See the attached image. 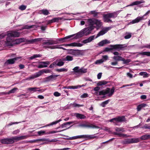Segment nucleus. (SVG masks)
I'll return each mask as SVG.
<instances>
[{
    "instance_id": "1",
    "label": "nucleus",
    "mask_w": 150,
    "mask_h": 150,
    "mask_svg": "<svg viewBox=\"0 0 150 150\" xmlns=\"http://www.w3.org/2000/svg\"><path fill=\"white\" fill-rule=\"evenodd\" d=\"M20 32L16 31H11L8 32L6 39V45L8 46H13V40L12 38L18 37L20 36Z\"/></svg>"
},
{
    "instance_id": "2",
    "label": "nucleus",
    "mask_w": 150,
    "mask_h": 150,
    "mask_svg": "<svg viewBox=\"0 0 150 150\" xmlns=\"http://www.w3.org/2000/svg\"><path fill=\"white\" fill-rule=\"evenodd\" d=\"M117 16V14L116 12L104 14L103 15V20L105 23H112V21L110 18H115Z\"/></svg>"
},
{
    "instance_id": "3",
    "label": "nucleus",
    "mask_w": 150,
    "mask_h": 150,
    "mask_svg": "<svg viewBox=\"0 0 150 150\" xmlns=\"http://www.w3.org/2000/svg\"><path fill=\"white\" fill-rule=\"evenodd\" d=\"M84 35H85L84 33L82 30L76 34L68 36L64 38H59L58 40L59 41H62V42H63L66 41V40L70 38L73 36H74V39H76L78 38H81Z\"/></svg>"
},
{
    "instance_id": "4",
    "label": "nucleus",
    "mask_w": 150,
    "mask_h": 150,
    "mask_svg": "<svg viewBox=\"0 0 150 150\" xmlns=\"http://www.w3.org/2000/svg\"><path fill=\"white\" fill-rule=\"evenodd\" d=\"M127 44H116L115 45H110L109 47L110 48L106 47L105 49V51L108 52L113 50H116L118 51L123 50L125 47L127 46Z\"/></svg>"
},
{
    "instance_id": "5",
    "label": "nucleus",
    "mask_w": 150,
    "mask_h": 150,
    "mask_svg": "<svg viewBox=\"0 0 150 150\" xmlns=\"http://www.w3.org/2000/svg\"><path fill=\"white\" fill-rule=\"evenodd\" d=\"M44 73H52V72L49 69H44L36 73L35 74H33L30 77L28 78L26 80H30L31 79H33L35 78L38 77L40 76Z\"/></svg>"
},
{
    "instance_id": "6",
    "label": "nucleus",
    "mask_w": 150,
    "mask_h": 150,
    "mask_svg": "<svg viewBox=\"0 0 150 150\" xmlns=\"http://www.w3.org/2000/svg\"><path fill=\"white\" fill-rule=\"evenodd\" d=\"M115 90V88L113 87L111 89L109 88H107L105 91L102 90L99 92V95H104L106 94H108V96L109 97H111L113 94Z\"/></svg>"
},
{
    "instance_id": "7",
    "label": "nucleus",
    "mask_w": 150,
    "mask_h": 150,
    "mask_svg": "<svg viewBox=\"0 0 150 150\" xmlns=\"http://www.w3.org/2000/svg\"><path fill=\"white\" fill-rule=\"evenodd\" d=\"M74 71V73L76 75L80 76L83 73H85L87 72V69L82 67L80 69L79 67L77 66L75 67L73 69Z\"/></svg>"
},
{
    "instance_id": "8",
    "label": "nucleus",
    "mask_w": 150,
    "mask_h": 150,
    "mask_svg": "<svg viewBox=\"0 0 150 150\" xmlns=\"http://www.w3.org/2000/svg\"><path fill=\"white\" fill-rule=\"evenodd\" d=\"M125 117L124 116H118L111 119L109 121V122H113L115 125H118V122H122L125 121Z\"/></svg>"
},
{
    "instance_id": "9",
    "label": "nucleus",
    "mask_w": 150,
    "mask_h": 150,
    "mask_svg": "<svg viewBox=\"0 0 150 150\" xmlns=\"http://www.w3.org/2000/svg\"><path fill=\"white\" fill-rule=\"evenodd\" d=\"M111 28V27L103 28L97 35L95 38H97L99 36L104 35Z\"/></svg>"
},
{
    "instance_id": "10",
    "label": "nucleus",
    "mask_w": 150,
    "mask_h": 150,
    "mask_svg": "<svg viewBox=\"0 0 150 150\" xmlns=\"http://www.w3.org/2000/svg\"><path fill=\"white\" fill-rule=\"evenodd\" d=\"M70 54L76 57H78L82 55L81 51L79 50L70 49L69 50Z\"/></svg>"
},
{
    "instance_id": "11",
    "label": "nucleus",
    "mask_w": 150,
    "mask_h": 150,
    "mask_svg": "<svg viewBox=\"0 0 150 150\" xmlns=\"http://www.w3.org/2000/svg\"><path fill=\"white\" fill-rule=\"evenodd\" d=\"M95 18H94L88 19L86 22V26H92L93 28V29H94L95 27V26L94 25L95 24Z\"/></svg>"
},
{
    "instance_id": "12",
    "label": "nucleus",
    "mask_w": 150,
    "mask_h": 150,
    "mask_svg": "<svg viewBox=\"0 0 150 150\" xmlns=\"http://www.w3.org/2000/svg\"><path fill=\"white\" fill-rule=\"evenodd\" d=\"M93 27H88L82 29L84 34L85 36H87L91 33L92 31L93 30Z\"/></svg>"
},
{
    "instance_id": "13",
    "label": "nucleus",
    "mask_w": 150,
    "mask_h": 150,
    "mask_svg": "<svg viewBox=\"0 0 150 150\" xmlns=\"http://www.w3.org/2000/svg\"><path fill=\"white\" fill-rule=\"evenodd\" d=\"M21 58V57H18L8 59L5 62V64L6 65L13 64L15 63L16 61Z\"/></svg>"
},
{
    "instance_id": "14",
    "label": "nucleus",
    "mask_w": 150,
    "mask_h": 150,
    "mask_svg": "<svg viewBox=\"0 0 150 150\" xmlns=\"http://www.w3.org/2000/svg\"><path fill=\"white\" fill-rule=\"evenodd\" d=\"M58 43V41L56 40H54L53 39H50L45 41L43 43V45H52L54 44Z\"/></svg>"
},
{
    "instance_id": "15",
    "label": "nucleus",
    "mask_w": 150,
    "mask_h": 150,
    "mask_svg": "<svg viewBox=\"0 0 150 150\" xmlns=\"http://www.w3.org/2000/svg\"><path fill=\"white\" fill-rule=\"evenodd\" d=\"M1 142L2 143L7 144H12L14 142L12 137L2 139L1 140Z\"/></svg>"
},
{
    "instance_id": "16",
    "label": "nucleus",
    "mask_w": 150,
    "mask_h": 150,
    "mask_svg": "<svg viewBox=\"0 0 150 150\" xmlns=\"http://www.w3.org/2000/svg\"><path fill=\"white\" fill-rule=\"evenodd\" d=\"M43 39V38H40L30 40H26V42L28 43H33L40 42Z\"/></svg>"
},
{
    "instance_id": "17",
    "label": "nucleus",
    "mask_w": 150,
    "mask_h": 150,
    "mask_svg": "<svg viewBox=\"0 0 150 150\" xmlns=\"http://www.w3.org/2000/svg\"><path fill=\"white\" fill-rule=\"evenodd\" d=\"M64 60L63 58L61 59H57L55 61V63H56V65L61 67L64 65Z\"/></svg>"
},
{
    "instance_id": "18",
    "label": "nucleus",
    "mask_w": 150,
    "mask_h": 150,
    "mask_svg": "<svg viewBox=\"0 0 150 150\" xmlns=\"http://www.w3.org/2000/svg\"><path fill=\"white\" fill-rule=\"evenodd\" d=\"M40 62V64H39L38 67L39 68L46 67H47V65H49L50 63L49 61L41 62Z\"/></svg>"
},
{
    "instance_id": "19",
    "label": "nucleus",
    "mask_w": 150,
    "mask_h": 150,
    "mask_svg": "<svg viewBox=\"0 0 150 150\" xmlns=\"http://www.w3.org/2000/svg\"><path fill=\"white\" fill-rule=\"evenodd\" d=\"M95 35H92L89 37L88 38L83 40L82 42L83 44H86L90 42L93 41L94 39Z\"/></svg>"
},
{
    "instance_id": "20",
    "label": "nucleus",
    "mask_w": 150,
    "mask_h": 150,
    "mask_svg": "<svg viewBox=\"0 0 150 150\" xmlns=\"http://www.w3.org/2000/svg\"><path fill=\"white\" fill-rule=\"evenodd\" d=\"M95 21L94 24L96 25V29L98 30L102 26V23L100 21L96 19H95Z\"/></svg>"
},
{
    "instance_id": "21",
    "label": "nucleus",
    "mask_w": 150,
    "mask_h": 150,
    "mask_svg": "<svg viewBox=\"0 0 150 150\" xmlns=\"http://www.w3.org/2000/svg\"><path fill=\"white\" fill-rule=\"evenodd\" d=\"M74 115L78 119H84L86 118V117L82 114L76 113Z\"/></svg>"
},
{
    "instance_id": "22",
    "label": "nucleus",
    "mask_w": 150,
    "mask_h": 150,
    "mask_svg": "<svg viewBox=\"0 0 150 150\" xmlns=\"http://www.w3.org/2000/svg\"><path fill=\"white\" fill-rule=\"evenodd\" d=\"M27 90L32 92H35L36 91H42V90L40 89H39V88H37L36 87L29 88L27 89Z\"/></svg>"
},
{
    "instance_id": "23",
    "label": "nucleus",
    "mask_w": 150,
    "mask_h": 150,
    "mask_svg": "<svg viewBox=\"0 0 150 150\" xmlns=\"http://www.w3.org/2000/svg\"><path fill=\"white\" fill-rule=\"evenodd\" d=\"M36 28V25H26L24 26L23 28H22L21 29L18 30H21L23 29H28L30 28Z\"/></svg>"
},
{
    "instance_id": "24",
    "label": "nucleus",
    "mask_w": 150,
    "mask_h": 150,
    "mask_svg": "<svg viewBox=\"0 0 150 150\" xmlns=\"http://www.w3.org/2000/svg\"><path fill=\"white\" fill-rule=\"evenodd\" d=\"M145 2V1L144 0H142L140 1H136L132 2L130 4L126 6V7L132 6L135 5H138L140 4L144 3Z\"/></svg>"
},
{
    "instance_id": "25",
    "label": "nucleus",
    "mask_w": 150,
    "mask_h": 150,
    "mask_svg": "<svg viewBox=\"0 0 150 150\" xmlns=\"http://www.w3.org/2000/svg\"><path fill=\"white\" fill-rule=\"evenodd\" d=\"M110 42V41L106 39L100 41L98 43V45L100 46H103L104 45L106 44H109Z\"/></svg>"
},
{
    "instance_id": "26",
    "label": "nucleus",
    "mask_w": 150,
    "mask_h": 150,
    "mask_svg": "<svg viewBox=\"0 0 150 150\" xmlns=\"http://www.w3.org/2000/svg\"><path fill=\"white\" fill-rule=\"evenodd\" d=\"M76 139H79L81 138H91L92 137V136L91 135H78L76 136Z\"/></svg>"
},
{
    "instance_id": "27",
    "label": "nucleus",
    "mask_w": 150,
    "mask_h": 150,
    "mask_svg": "<svg viewBox=\"0 0 150 150\" xmlns=\"http://www.w3.org/2000/svg\"><path fill=\"white\" fill-rule=\"evenodd\" d=\"M39 13L46 16L50 14V12L48 10L46 9H43L40 10Z\"/></svg>"
},
{
    "instance_id": "28",
    "label": "nucleus",
    "mask_w": 150,
    "mask_h": 150,
    "mask_svg": "<svg viewBox=\"0 0 150 150\" xmlns=\"http://www.w3.org/2000/svg\"><path fill=\"white\" fill-rule=\"evenodd\" d=\"M130 144L138 143L140 141L139 138H130Z\"/></svg>"
},
{
    "instance_id": "29",
    "label": "nucleus",
    "mask_w": 150,
    "mask_h": 150,
    "mask_svg": "<svg viewBox=\"0 0 150 150\" xmlns=\"http://www.w3.org/2000/svg\"><path fill=\"white\" fill-rule=\"evenodd\" d=\"M74 123V121H71L65 122L61 125L60 127L62 128H66L70 124Z\"/></svg>"
},
{
    "instance_id": "30",
    "label": "nucleus",
    "mask_w": 150,
    "mask_h": 150,
    "mask_svg": "<svg viewBox=\"0 0 150 150\" xmlns=\"http://www.w3.org/2000/svg\"><path fill=\"white\" fill-rule=\"evenodd\" d=\"M83 45V44L78 42H74L72 43V46L81 47Z\"/></svg>"
},
{
    "instance_id": "31",
    "label": "nucleus",
    "mask_w": 150,
    "mask_h": 150,
    "mask_svg": "<svg viewBox=\"0 0 150 150\" xmlns=\"http://www.w3.org/2000/svg\"><path fill=\"white\" fill-rule=\"evenodd\" d=\"M112 58L115 61H122L123 57H122L121 56H114Z\"/></svg>"
},
{
    "instance_id": "32",
    "label": "nucleus",
    "mask_w": 150,
    "mask_h": 150,
    "mask_svg": "<svg viewBox=\"0 0 150 150\" xmlns=\"http://www.w3.org/2000/svg\"><path fill=\"white\" fill-rule=\"evenodd\" d=\"M146 106V104L144 103H142L139 105L137 107V109L138 111H140L142 108L145 107Z\"/></svg>"
},
{
    "instance_id": "33",
    "label": "nucleus",
    "mask_w": 150,
    "mask_h": 150,
    "mask_svg": "<svg viewBox=\"0 0 150 150\" xmlns=\"http://www.w3.org/2000/svg\"><path fill=\"white\" fill-rule=\"evenodd\" d=\"M64 61H71L73 60V57L69 55H67L65 57L63 58Z\"/></svg>"
},
{
    "instance_id": "34",
    "label": "nucleus",
    "mask_w": 150,
    "mask_h": 150,
    "mask_svg": "<svg viewBox=\"0 0 150 150\" xmlns=\"http://www.w3.org/2000/svg\"><path fill=\"white\" fill-rule=\"evenodd\" d=\"M121 143L123 144H131L130 138L125 139L122 141Z\"/></svg>"
},
{
    "instance_id": "35",
    "label": "nucleus",
    "mask_w": 150,
    "mask_h": 150,
    "mask_svg": "<svg viewBox=\"0 0 150 150\" xmlns=\"http://www.w3.org/2000/svg\"><path fill=\"white\" fill-rule=\"evenodd\" d=\"M139 54L142 55H146L147 56H150V52H139Z\"/></svg>"
},
{
    "instance_id": "36",
    "label": "nucleus",
    "mask_w": 150,
    "mask_h": 150,
    "mask_svg": "<svg viewBox=\"0 0 150 150\" xmlns=\"http://www.w3.org/2000/svg\"><path fill=\"white\" fill-rule=\"evenodd\" d=\"M63 45H57L54 46H53V47L52 48V49H62L64 50H66V49L62 47V46Z\"/></svg>"
},
{
    "instance_id": "37",
    "label": "nucleus",
    "mask_w": 150,
    "mask_h": 150,
    "mask_svg": "<svg viewBox=\"0 0 150 150\" xmlns=\"http://www.w3.org/2000/svg\"><path fill=\"white\" fill-rule=\"evenodd\" d=\"M139 22V21L137 17L135 19L132 20L129 23V24H134L136 23H138Z\"/></svg>"
},
{
    "instance_id": "38",
    "label": "nucleus",
    "mask_w": 150,
    "mask_h": 150,
    "mask_svg": "<svg viewBox=\"0 0 150 150\" xmlns=\"http://www.w3.org/2000/svg\"><path fill=\"white\" fill-rule=\"evenodd\" d=\"M88 128L93 129H98L99 127L97 126L93 125L91 124H89L88 125Z\"/></svg>"
},
{
    "instance_id": "39",
    "label": "nucleus",
    "mask_w": 150,
    "mask_h": 150,
    "mask_svg": "<svg viewBox=\"0 0 150 150\" xmlns=\"http://www.w3.org/2000/svg\"><path fill=\"white\" fill-rule=\"evenodd\" d=\"M108 82L106 81H99L97 83V85L98 86H101L103 85H105L107 84Z\"/></svg>"
},
{
    "instance_id": "40",
    "label": "nucleus",
    "mask_w": 150,
    "mask_h": 150,
    "mask_svg": "<svg viewBox=\"0 0 150 150\" xmlns=\"http://www.w3.org/2000/svg\"><path fill=\"white\" fill-rule=\"evenodd\" d=\"M67 129H63V130L60 131H50V132H49L46 133L45 134H50L55 133H57V132H60L64 131Z\"/></svg>"
},
{
    "instance_id": "41",
    "label": "nucleus",
    "mask_w": 150,
    "mask_h": 150,
    "mask_svg": "<svg viewBox=\"0 0 150 150\" xmlns=\"http://www.w3.org/2000/svg\"><path fill=\"white\" fill-rule=\"evenodd\" d=\"M140 140H144L148 139V134L142 136L140 138Z\"/></svg>"
},
{
    "instance_id": "42",
    "label": "nucleus",
    "mask_w": 150,
    "mask_h": 150,
    "mask_svg": "<svg viewBox=\"0 0 150 150\" xmlns=\"http://www.w3.org/2000/svg\"><path fill=\"white\" fill-rule=\"evenodd\" d=\"M99 13V12H97L96 11H91L90 12V14H93L94 17H97Z\"/></svg>"
},
{
    "instance_id": "43",
    "label": "nucleus",
    "mask_w": 150,
    "mask_h": 150,
    "mask_svg": "<svg viewBox=\"0 0 150 150\" xmlns=\"http://www.w3.org/2000/svg\"><path fill=\"white\" fill-rule=\"evenodd\" d=\"M41 55L40 54H35L33 55V56L30 57L29 59H30L32 60L36 58L40 57Z\"/></svg>"
},
{
    "instance_id": "44",
    "label": "nucleus",
    "mask_w": 150,
    "mask_h": 150,
    "mask_svg": "<svg viewBox=\"0 0 150 150\" xmlns=\"http://www.w3.org/2000/svg\"><path fill=\"white\" fill-rule=\"evenodd\" d=\"M56 70L59 72H61L63 71L66 72L67 71L68 69H67L64 68H61V69H56Z\"/></svg>"
},
{
    "instance_id": "45",
    "label": "nucleus",
    "mask_w": 150,
    "mask_h": 150,
    "mask_svg": "<svg viewBox=\"0 0 150 150\" xmlns=\"http://www.w3.org/2000/svg\"><path fill=\"white\" fill-rule=\"evenodd\" d=\"M122 61H123V64H125L129 63L131 62V60L129 59H125L123 58Z\"/></svg>"
},
{
    "instance_id": "46",
    "label": "nucleus",
    "mask_w": 150,
    "mask_h": 150,
    "mask_svg": "<svg viewBox=\"0 0 150 150\" xmlns=\"http://www.w3.org/2000/svg\"><path fill=\"white\" fill-rule=\"evenodd\" d=\"M137 17L140 21H141L146 19L147 18V16H146L145 15H144L142 16H138Z\"/></svg>"
},
{
    "instance_id": "47",
    "label": "nucleus",
    "mask_w": 150,
    "mask_h": 150,
    "mask_svg": "<svg viewBox=\"0 0 150 150\" xmlns=\"http://www.w3.org/2000/svg\"><path fill=\"white\" fill-rule=\"evenodd\" d=\"M140 76H143L144 77H148L147 73L145 72H141L139 73Z\"/></svg>"
},
{
    "instance_id": "48",
    "label": "nucleus",
    "mask_w": 150,
    "mask_h": 150,
    "mask_svg": "<svg viewBox=\"0 0 150 150\" xmlns=\"http://www.w3.org/2000/svg\"><path fill=\"white\" fill-rule=\"evenodd\" d=\"M131 33L126 32L125 35L124 36V38L125 39H128L130 38L131 37Z\"/></svg>"
},
{
    "instance_id": "49",
    "label": "nucleus",
    "mask_w": 150,
    "mask_h": 150,
    "mask_svg": "<svg viewBox=\"0 0 150 150\" xmlns=\"http://www.w3.org/2000/svg\"><path fill=\"white\" fill-rule=\"evenodd\" d=\"M115 130L117 132H124L125 131L124 128L122 127H116L115 128Z\"/></svg>"
},
{
    "instance_id": "50",
    "label": "nucleus",
    "mask_w": 150,
    "mask_h": 150,
    "mask_svg": "<svg viewBox=\"0 0 150 150\" xmlns=\"http://www.w3.org/2000/svg\"><path fill=\"white\" fill-rule=\"evenodd\" d=\"M104 62L103 59H101L99 60H97L95 62V64H100L103 63Z\"/></svg>"
},
{
    "instance_id": "51",
    "label": "nucleus",
    "mask_w": 150,
    "mask_h": 150,
    "mask_svg": "<svg viewBox=\"0 0 150 150\" xmlns=\"http://www.w3.org/2000/svg\"><path fill=\"white\" fill-rule=\"evenodd\" d=\"M110 101V100L108 99L103 102L101 104V105L103 107H105V105L107 104Z\"/></svg>"
},
{
    "instance_id": "52",
    "label": "nucleus",
    "mask_w": 150,
    "mask_h": 150,
    "mask_svg": "<svg viewBox=\"0 0 150 150\" xmlns=\"http://www.w3.org/2000/svg\"><path fill=\"white\" fill-rule=\"evenodd\" d=\"M57 121H54V122H51V123L46 125H45V126H44L42 127H47V126H52V125H56V124H57Z\"/></svg>"
},
{
    "instance_id": "53",
    "label": "nucleus",
    "mask_w": 150,
    "mask_h": 150,
    "mask_svg": "<svg viewBox=\"0 0 150 150\" xmlns=\"http://www.w3.org/2000/svg\"><path fill=\"white\" fill-rule=\"evenodd\" d=\"M52 80L51 79V77L50 76L46 77L45 79L44 82H47Z\"/></svg>"
},
{
    "instance_id": "54",
    "label": "nucleus",
    "mask_w": 150,
    "mask_h": 150,
    "mask_svg": "<svg viewBox=\"0 0 150 150\" xmlns=\"http://www.w3.org/2000/svg\"><path fill=\"white\" fill-rule=\"evenodd\" d=\"M26 7V6L22 5H21L19 7V9L21 11H23L25 10Z\"/></svg>"
},
{
    "instance_id": "55",
    "label": "nucleus",
    "mask_w": 150,
    "mask_h": 150,
    "mask_svg": "<svg viewBox=\"0 0 150 150\" xmlns=\"http://www.w3.org/2000/svg\"><path fill=\"white\" fill-rule=\"evenodd\" d=\"M18 89V88H14L11 90L9 91L8 92L9 94L11 93H14L15 91Z\"/></svg>"
},
{
    "instance_id": "56",
    "label": "nucleus",
    "mask_w": 150,
    "mask_h": 150,
    "mask_svg": "<svg viewBox=\"0 0 150 150\" xmlns=\"http://www.w3.org/2000/svg\"><path fill=\"white\" fill-rule=\"evenodd\" d=\"M28 135L23 136H19V140L24 139H27L28 137Z\"/></svg>"
},
{
    "instance_id": "57",
    "label": "nucleus",
    "mask_w": 150,
    "mask_h": 150,
    "mask_svg": "<svg viewBox=\"0 0 150 150\" xmlns=\"http://www.w3.org/2000/svg\"><path fill=\"white\" fill-rule=\"evenodd\" d=\"M72 104L73 107H79L83 106V105H80L76 103H73L72 104Z\"/></svg>"
},
{
    "instance_id": "58",
    "label": "nucleus",
    "mask_w": 150,
    "mask_h": 150,
    "mask_svg": "<svg viewBox=\"0 0 150 150\" xmlns=\"http://www.w3.org/2000/svg\"><path fill=\"white\" fill-rule=\"evenodd\" d=\"M45 132L44 131L41 130L38 132V135L41 136L44 134H45Z\"/></svg>"
},
{
    "instance_id": "59",
    "label": "nucleus",
    "mask_w": 150,
    "mask_h": 150,
    "mask_svg": "<svg viewBox=\"0 0 150 150\" xmlns=\"http://www.w3.org/2000/svg\"><path fill=\"white\" fill-rule=\"evenodd\" d=\"M118 136L119 137H129V136H127V134H126L120 133H118Z\"/></svg>"
},
{
    "instance_id": "60",
    "label": "nucleus",
    "mask_w": 150,
    "mask_h": 150,
    "mask_svg": "<svg viewBox=\"0 0 150 150\" xmlns=\"http://www.w3.org/2000/svg\"><path fill=\"white\" fill-rule=\"evenodd\" d=\"M21 122H11L10 123H9V124H8L7 126L8 127L10 126H11L13 125L14 124H17L19 123H20Z\"/></svg>"
},
{
    "instance_id": "61",
    "label": "nucleus",
    "mask_w": 150,
    "mask_h": 150,
    "mask_svg": "<svg viewBox=\"0 0 150 150\" xmlns=\"http://www.w3.org/2000/svg\"><path fill=\"white\" fill-rule=\"evenodd\" d=\"M59 75H53L52 74L50 75L51 77V78L52 80H55L56 79V78Z\"/></svg>"
},
{
    "instance_id": "62",
    "label": "nucleus",
    "mask_w": 150,
    "mask_h": 150,
    "mask_svg": "<svg viewBox=\"0 0 150 150\" xmlns=\"http://www.w3.org/2000/svg\"><path fill=\"white\" fill-rule=\"evenodd\" d=\"M13 139V141H14V142L15 141L17 142L19 140V137L15 136L12 137Z\"/></svg>"
},
{
    "instance_id": "63",
    "label": "nucleus",
    "mask_w": 150,
    "mask_h": 150,
    "mask_svg": "<svg viewBox=\"0 0 150 150\" xmlns=\"http://www.w3.org/2000/svg\"><path fill=\"white\" fill-rule=\"evenodd\" d=\"M141 128H142L150 129V126L148 125L147 124H146L144 126L142 127Z\"/></svg>"
},
{
    "instance_id": "64",
    "label": "nucleus",
    "mask_w": 150,
    "mask_h": 150,
    "mask_svg": "<svg viewBox=\"0 0 150 150\" xmlns=\"http://www.w3.org/2000/svg\"><path fill=\"white\" fill-rule=\"evenodd\" d=\"M88 97V95L87 93H84L81 95L80 97L81 98H84Z\"/></svg>"
}]
</instances>
